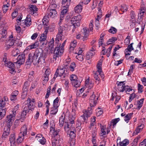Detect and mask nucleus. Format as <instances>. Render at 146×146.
Listing matches in <instances>:
<instances>
[{"mask_svg": "<svg viewBox=\"0 0 146 146\" xmlns=\"http://www.w3.org/2000/svg\"><path fill=\"white\" fill-rule=\"evenodd\" d=\"M40 53L41 52H39L38 50H36L33 56H32L31 54H29V58L26 63L27 64H29L32 62L34 65H37L39 62L38 57L41 54Z\"/></svg>", "mask_w": 146, "mask_h": 146, "instance_id": "f257e3e1", "label": "nucleus"}, {"mask_svg": "<svg viewBox=\"0 0 146 146\" xmlns=\"http://www.w3.org/2000/svg\"><path fill=\"white\" fill-rule=\"evenodd\" d=\"M7 97H4L0 100V120L5 115L6 109L4 108L6 102L8 100Z\"/></svg>", "mask_w": 146, "mask_h": 146, "instance_id": "f03ea898", "label": "nucleus"}, {"mask_svg": "<svg viewBox=\"0 0 146 146\" xmlns=\"http://www.w3.org/2000/svg\"><path fill=\"white\" fill-rule=\"evenodd\" d=\"M102 65L101 62H100L98 63L96 66L97 70L95 73L94 75V78L98 81H99L100 80L99 76H101V79L102 80V81H104L103 79L104 78V76L102 74Z\"/></svg>", "mask_w": 146, "mask_h": 146, "instance_id": "7ed1b4c3", "label": "nucleus"}, {"mask_svg": "<svg viewBox=\"0 0 146 146\" xmlns=\"http://www.w3.org/2000/svg\"><path fill=\"white\" fill-rule=\"evenodd\" d=\"M68 74V72L66 68L59 67L57 69L54 74V76L51 80V81L53 82L55 81V78L58 76L60 77L63 76L64 77L66 75H67Z\"/></svg>", "mask_w": 146, "mask_h": 146, "instance_id": "20e7f679", "label": "nucleus"}, {"mask_svg": "<svg viewBox=\"0 0 146 146\" xmlns=\"http://www.w3.org/2000/svg\"><path fill=\"white\" fill-rule=\"evenodd\" d=\"M75 113H72V114L69 116V122H66L65 123L64 129L66 130V128H69L70 127H75V123L74 121L75 119Z\"/></svg>", "mask_w": 146, "mask_h": 146, "instance_id": "39448f33", "label": "nucleus"}, {"mask_svg": "<svg viewBox=\"0 0 146 146\" xmlns=\"http://www.w3.org/2000/svg\"><path fill=\"white\" fill-rule=\"evenodd\" d=\"M81 16L80 15H78L72 17L71 19V23L72 24L73 27L74 28H77L80 25V20ZM75 29L73 28L72 31H74Z\"/></svg>", "mask_w": 146, "mask_h": 146, "instance_id": "423d86ee", "label": "nucleus"}, {"mask_svg": "<svg viewBox=\"0 0 146 146\" xmlns=\"http://www.w3.org/2000/svg\"><path fill=\"white\" fill-rule=\"evenodd\" d=\"M25 55L24 54H22L18 55L17 58V61L16 62H14V64L16 65L20 66L21 65L23 64L25 62Z\"/></svg>", "mask_w": 146, "mask_h": 146, "instance_id": "0eeeda50", "label": "nucleus"}, {"mask_svg": "<svg viewBox=\"0 0 146 146\" xmlns=\"http://www.w3.org/2000/svg\"><path fill=\"white\" fill-rule=\"evenodd\" d=\"M25 105L23 106L24 109L27 110V111L29 110H32L34 108V101L32 102H31L30 99L28 98L26 101L25 102Z\"/></svg>", "mask_w": 146, "mask_h": 146, "instance_id": "6e6552de", "label": "nucleus"}, {"mask_svg": "<svg viewBox=\"0 0 146 146\" xmlns=\"http://www.w3.org/2000/svg\"><path fill=\"white\" fill-rule=\"evenodd\" d=\"M15 115L11 114L7 116L5 121L8 127H10L12 124L15 117Z\"/></svg>", "mask_w": 146, "mask_h": 146, "instance_id": "1a4fd4ad", "label": "nucleus"}, {"mask_svg": "<svg viewBox=\"0 0 146 146\" xmlns=\"http://www.w3.org/2000/svg\"><path fill=\"white\" fill-rule=\"evenodd\" d=\"M95 97V95L94 94V92H93L92 95L90 97L89 100L90 105L91 107H94L96 104L97 101L98 100V97H97L96 98Z\"/></svg>", "mask_w": 146, "mask_h": 146, "instance_id": "9d476101", "label": "nucleus"}, {"mask_svg": "<svg viewBox=\"0 0 146 146\" xmlns=\"http://www.w3.org/2000/svg\"><path fill=\"white\" fill-rule=\"evenodd\" d=\"M84 114L82 116L83 119L85 120L86 118L89 117L92 113V110L91 108H88L87 110H84L83 111Z\"/></svg>", "mask_w": 146, "mask_h": 146, "instance_id": "9b49d317", "label": "nucleus"}, {"mask_svg": "<svg viewBox=\"0 0 146 146\" xmlns=\"http://www.w3.org/2000/svg\"><path fill=\"white\" fill-rule=\"evenodd\" d=\"M44 35V34H42L39 39L40 44L43 46H46L47 43V41L46 39L47 36Z\"/></svg>", "mask_w": 146, "mask_h": 146, "instance_id": "f8f14e48", "label": "nucleus"}, {"mask_svg": "<svg viewBox=\"0 0 146 146\" xmlns=\"http://www.w3.org/2000/svg\"><path fill=\"white\" fill-rule=\"evenodd\" d=\"M65 130L68 131L69 130L70 131L69 135L70 138L72 139L75 137L76 131L74 126L70 127L69 128H66V130Z\"/></svg>", "mask_w": 146, "mask_h": 146, "instance_id": "ddd939ff", "label": "nucleus"}, {"mask_svg": "<svg viewBox=\"0 0 146 146\" xmlns=\"http://www.w3.org/2000/svg\"><path fill=\"white\" fill-rule=\"evenodd\" d=\"M29 7V9L30 10V14L34 16L36 15L38 9L37 8L36 6L35 5H31Z\"/></svg>", "mask_w": 146, "mask_h": 146, "instance_id": "4468645a", "label": "nucleus"}, {"mask_svg": "<svg viewBox=\"0 0 146 146\" xmlns=\"http://www.w3.org/2000/svg\"><path fill=\"white\" fill-rule=\"evenodd\" d=\"M50 73V70L49 69H47L46 70L42 78L43 81L47 82L49 80L48 76Z\"/></svg>", "mask_w": 146, "mask_h": 146, "instance_id": "2eb2a0df", "label": "nucleus"}, {"mask_svg": "<svg viewBox=\"0 0 146 146\" xmlns=\"http://www.w3.org/2000/svg\"><path fill=\"white\" fill-rule=\"evenodd\" d=\"M144 126V123H140L139 124L138 126L137 127L135 131L133 133V135H137L141 131L142 129L143 128Z\"/></svg>", "mask_w": 146, "mask_h": 146, "instance_id": "dca6fc26", "label": "nucleus"}, {"mask_svg": "<svg viewBox=\"0 0 146 146\" xmlns=\"http://www.w3.org/2000/svg\"><path fill=\"white\" fill-rule=\"evenodd\" d=\"M15 40L14 39L12 35L9 37V38L7 42V47L9 48L11 46H13L15 42Z\"/></svg>", "mask_w": 146, "mask_h": 146, "instance_id": "f3484780", "label": "nucleus"}, {"mask_svg": "<svg viewBox=\"0 0 146 146\" xmlns=\"http://www.w3.org/2000/svg\"><path fill=\"white\" fill-rule=\"evenodd\" d=\"M5 65L6 66L11 69L10 70V73H12L14 71L15 68V64L12 62H7L5 63Z\"/></svg>", "mask_w": 146, "mask_h": 146, "instance_id": "a211bd4d", "label": "nucleus"}, {"mask_svg": "<svg viewBox=\"0 0 146 146\" xmlns=\"http://www.w3.org/2000/svg\"><path fill=\"white\" fill-rule=\"evenodd\" d=\"M117 88L120 92H123L126 90V86L124 83H119L117 84Z\"/></svg>", "mask_w": 146, "mask_h": 146, "instance_id": "6ab92c4d", "label": "nucleus"}, {"mask_svg": "<svg viewBox=\"0 0 146 146\" xmlns=\"http://www.w3.org/2000/svg\"><path fill=\"white\" fill-rule=\"evenodd\" d=\"M144 100V99L142 98L139 101H135L134 103V105H135L137 108L139 110L143 106Z\"/></svg>", "mask_w": 146, "mask_h": 146, "instance_id": "aec40b11", "label": "nucleus"}, {"mask_svg": "<svg viewBox=\"0 0 146 146\" xmlns=\"http://www.w3.org/2000/svg\"><path fill=\"white\" fill-rule=\"evenodd\" d=\"M27 127L26 125H24L21 128L20 132L19 133L20 135L25 136L27 135Z\"/></svg>", "mask_w": 146, "mask_h": 146, "instance_id": "412c9836", "label": "nucleus"}, {"mask_svg": "<svg viewBox=\"0 0 146 146\" xmlns=\"http://www.w3.org/2000/svg\"><path fill=\"white\" fill-rule=\"evenodd\" d=\"M23 23L27 27L29 26L31 24V16L29 15H27L26 19L25 20H23Z\"/></svg>", "mask_w": 146, "mask_h": 146, "instance_id": "4be33fe9", "label": "nucleus"}, {"mask_svg": "<svg viewBox=\"0 0 146 146\" xmlns=\"http://www.w3.org/2000/svg\"><path fill=\"white\" fill-rule=\"evenodd\" d=\"M146 8L145 7L142 6L141 8L140 9V13L138 15V19L139 17H140V19H142L145 13Z\"/></svg>", "mask_w": 146, "mask_h": 146, "instance_id": "5701e85b", "label": "nucleus"}, {"mask_svg": "<svg viewBox=\"0 0 146 146\" xmlns=\"http://www.w3.org/2000/svg\"><path fill=\"white\" fill-rule=\"evenodd\" d=\"M49 14L47 13V14H48V16L50 17L53 18L56 16L57 12L56 10V9H50Z\"/></svg>", "mask_w": 146, "mask_h": 146, "instance_id": "b1692460", "label": "nucleus"}, {"mask_svg": "<svg viewBox=\"0 0 146 146\" xmlns=\"http://www.w3.org/2000/svg\"><path fill=\"white\" fill-rule=\"evenodd\" d=\"M82 3H80L77 5L74 8V11L76 13H80L82 9Z\"/></svg>", "mask_w": 146, "mask_h": 146, "instance_id": "393cba45", "label": "nucleus"}, {"mask_svg": "<svg viewBox=\"0 0 146 146\" xmlns=\"http://www.w3.org/2000/svg\"><path fill=\"white\" fill-rule=\"evenodd\" d=\"M49 18V17L48 16V14H46L43 19L42 22L44 27H46L48 26L47 24L49 21L48 19Z\"/></svg>", "mask_w": 146, "mask_h": 146, "instance_id": "a878e982", "label": "nucleus"}, {"mask_svg": "<svg viewBox=\"0 0 146 146\" xmlns=\"http://www.w3.org/2000/svg\"><path fill=\"white\" fill-rule=\"evenodd\" d=\"M118 139L117 141V145H119L118 146H126L129 143V141L128 139H125L122 142L119 141L118 143Z\"/></svg>", "mask_w": 146, "mask_h": 146, "instance_id": "bb28decb", "label": "nucleus"}, {"mask_svg": "<svg viewBox=\"0 0 146 146\" xmlns=\"http://www.w3.org/2000/svg\"><path fill=\"white\" fill-rule=\"evenodd\" d=\"M82 31L84 35L83 36V41L85 40L88 36L89 31H87V29L86 28H84Z\"/></svg>", "mask_w": 146, "mask_h": 146, "instance_id": "cd10ccee", "label": "nucleus"}, {"mask_svg": "<svg viewBox=\"0 0 146 146\" xmlns=\"http://www.w3.org/2000/svg\"><path fill=\"white\" fill-rule=\"evenodd\" d=\"M106 126H102L101 127L100 136L104 137L107 134L106 131Z\"/></svg>", "mask_w": 146, "mask_h": 146, "instance_id": "c85d7f7f", "label": "nucleus"}, {"mask_svg": "<svg viewBox=\"0 0 146 146\" xmlns=\"http://www.w3.org/2000/svg\"><path fill=\"white\" fill-rule=\"evenodd\" d=\"M18 94V92L17 91H15L11 94L10 99L12 101L15 100L17 99V96Z\"/></svg>", "mask_w": 146, "mask_h": 146, "instance_id": "c756f323", "label": "nucleus"}, {"mask_svg": "<svg viewBox=\"0 0 146 146\" xmlns=\"http://www.w3.org/2000/svg\"><path fill=\"white\" fill-rule=\"evenodd\" d=\"M66 27H65V26L63 27H60L58 28V33L60 34H61L63 35L65 34V33L66 32V31L67 30Z\"/></svg>", "mask_w": 146, "mask_h": 146, "instance_id": "7c9ffc66", "label": "nucleus"}, {"mask_svg": "<svg viewBox=\"0 0 146 146\" xmlns=\"http://www.w3.org/2000/svg\"><path fill=\"white\" fill-rule=\"evenodd\" d=\"M63 52V49H60L58 47H56L54 50V53L56 52L57 54L58 55V54L59 55L61 56Z\"/></svg>", "mask_w": 146, "mask_h": 146, "instance_id": "2f4dec72", "label": "nucleus"}, {"mask_svg": "<svg viewBox=\"0 0 146 146\" xmlns=\"http://www.w3.org/2000/svg\"><path fill=\"white\" fill-rule=\"evenodd\" d=\"M96 117L95 116H93L91 117L90 123V126L89 127L90 128H91L92 126H96Z\"/></svg>", "mask_w": 146, "mask_h": 146, "instance_id": "473e14b6", "label": "nucleus"}, {"mask_svg": "<svg viewBox=\"0 0 146 146\" xmlns=\"http://www.w3.org/2000/svg\"><path fill=\"white\" fill-rule=\"evenodd\" d=\"M60 130L59 129L55 130L53 127H51L50 132L52 133L54 137L57 135L58 133L60 132Z\"/></svg>", "mask_w": 146, "mask_h": 146, "instance_id": "72a5a7b5", "label": "nucleus"}, {"mask_svg": "<svg viewBox=\"0 0 146 146\" xmlns=\"http://www.w3.org/2000/svg\"><path fill=\"white\" fill-rule=\"evenodd\" d=\"M9 140L11 145H14L15 142V135L14 133L11 135L10 138Z\"/></svg>", "mask_w": 146, "mask_h": 146, "instance_id": "f704fd0d", "label": "nucleus"}, {"mask_svg": "<svg viewBox=\"0 0 146 146\" xmlns=\"http://www.w3.org/2000/svg\"><path fill=\"white\" fill-rule=\"evenodd\" d=\"M70 79L72 81L77 82H81L82 81V80L81 81L80 80H79L77 76L74 74H72L71 76Z\"/></svg>", "mask_w": 146, "mask_h": 146, "instance_id": "c9c22d12", "label": "nucleus"}, {"mask_svg": "<svg viewBox=\"0 0 146 146\" xmlns=\"http://www.w3.org/2000/svg\"><path fill=\"white\" fill-rule=\"evenodd\" d=\"M36 50H38L39 52H41V54L39 55V56L43 57L46 58L47 55V53L46 52H43L42 50L41 49H38Z\"/></svg>", "mask_w": 146, "mask_h": 146, "instance_id": "e433bc0d", "label": "nucleus"}, {"mask_svg": "<svg viewBox=\"0 0 146 146\" xmlns=\"http://www.w3.org/2000/svg\"><path fill=\"white\" fill-rule=\"evenodd\" d=\"M20 51L17 48H14L12 50V55L14 56H15L19 53Z\"/></svg>", "mask_w": 146, "mask_h": 146, "instance_id": "4c0bfd02", "label": "nucleus"}, {"mask_svg": "<svg viewBox=\"0 0 146 146\" xmlns=\"http://www.w3.org/2000/svg\"><path fill=\"white\" fill-rule=\"evenodd\" d=\"M77 45V42L76 40H74L70 44V50H74V48L76 47Z\"/></svg>", "mask_w": 146, "mask_h": 146, "instance_id": "58836bf2", "label": "nucleus"}, {"mask_svg": "<svg viewBox=\"0 0 146 146\" xmlns=\"http://www.w3.org/2000/svg\"><path fill=\"white\" fill-rule=\"evenodd\" d=\"M95 52L89 51L86 54V58L89 59L94 54Z\"/></svg>", "mask_w": 146, "mask_h": 146, "instance_id": "ea45409f", "label": "nucleus"}, {"mask_svg": "<svg viewBox=\"0 0 146 146\" xmlns=\"http://www.w3.org/2000/svg\"><path fill=\"white\" fill-rule=\"evenodd\" d=\"M132 114L133 113H128L125 116L124 120L127 123L129 122V120L131 118Z\"/></svg>", "mask_w": 146, "mask_h": 146, "instance_id": "a19ab883", "label": "nucleus"}, {"mask_svg": "<svg viewBox=\"0 0 146 146\" xmlns=\"http://www.w3.org/2000/svg\"><path fill=\"white\" fill-rule=\"evenodd\" d=\"M63 35H63L61 34H60V33H58L56 35V37L55 40L56 43H58L60 40H61L62 36Z\"/></svg>", "mask_w": 146, "mask_h": 146, "instance_id": "79ce46f5", "label": "nucleus"}, {"mask_svg": "<svg viewBox=\"0 0 146 146\" xmlns=\"http://www.w3.org/2000/svg\"><path fill=\"white\" fill-rule=\"evenodd\" d=\"M27 110L25 109H24V107L23 108V110L22 111L21 113V117L20 118V119H24L25 117V116H26L27 113H28L29 112V111H27Z\"/></svg>", "mask_w": 146, "mask_h": 146, "instance_id": "37998d69", "label": "nucleus"}, {"mask_svg": "<svg viewBox=\"0 0 146 146\" xmlns=\"http://www.w3.org/2000/svg\"><path fill=\"white\" fill-rule=\"evenodd\" d=\"M59 101V98L57 97L53 101V107L55 108H58V102Z\"/></svg>", "mask_w": 146, "mask_h": 146, "instance_id": "c03bdc74", "label": "nucleus"}, {"mask_svg": "<svg viewBox=\"0 0 146 146\" xmlns=\"http://www.w3.org/2000/svg\"><path fill=\"white\" fill-rule=\"evenodd\" d=\"M117 40V39L116 38L114 37H113L111 38L108 40L107 44H109L113 43Z\"/></svg>", "mask_w": 146, "mask_h": 146, "instance_id": "a18cd8bd", "label": "nucleus"}, {"mask_svg": "<svg viewBox=\"0 0 146 146\" xmlns=\"http://www.w3.org/2000/svg\"><path fill=\"white\" fill-rule=\"evenodd\" d=\"M120 10L123 12H126L127 9V7L126 6L125 4L123 5L120 7Z\"/></svg>", "mask_w": 146, "mask_h": 146, "instance_id": "49530a36", "label": "nucleus"}, {"mask_svg": "<svg viewBox=\"0 0 146 146\" xmlns=\"http://www.w3.org/2000/svg\"><path fill=\"white\" fill-rule=\"evenodd\" d=\"M19 108V105L18 104L17 105L15 106L14 107V108L13 109V110L12 111L13 113L12 114L13 115H15V116L16 114L18 113V110Z\"/></svg>", "mask_w": 146, "mask_h": 146, "instance_id": "de8ad7c7", "label": "nucleus"}, {"mask_svg": "<svg viewBox=\"0 0 146 146\" xmlns=\"http://www.w3.org/2000/svg\"><path fill=\"white\" fill-rule=\"evenodd\" d=\"M69 66V69L71 71H73L76 67L75 64L74 62H72Z\"/></svg>", "mask_w": 146, "mask_h": 146, "instance_id": "09e8293b", "label": "nucleus"}, {"mask_svg": "<svg viewBox=\"0 0 146 146\" xmlns=\"http://www.w3.org/2000/svg\"><path fill=\"white\" fill-rule=\"evenodd\" d=\"M62 5L64 8L62 10L61 13H62V14H64L65 15L67 13V9L69 7H66V4Z\"/></svg>", "mask_w": 146, "mask_h": 146, "instance_id": "8fccbe9b", "label": "nucleus"}, {"mask_svg": "<svg viewBox=\"0 0 146 146\" xmlns=\"http://www.w3.org/2000/svg\"><path fill=\"white\" fill-rule=\"evenodd\" d=\"M64 123V118L63 116H61L59 119V123L60 127L63 126Z\"/></svg>", "mask_w": 146, "mask_h": 146, "instance_id": "3c124183", "label": "nucleus"}, {"mask_svg": "<svg viewBox=\"0 0 146 146\" xmlns=\"http://www.w3.org/2000/svg\"><path fill=\"white\" fill-rule=\"evenodd\" d=\"M108 32L112 34H115L117 32V29L114 27H111L110 29L108 30Z\"/></svg>", "mask_w": 146, "mask_h": 146, "instance_id": "603ef678", "label": "nucleus"}, {"mask_svg": "<svg viewBox=\"0 0 146 146\" xmlns=\"http://www.w3.org/2000/svg\"><path fill=\"white\" fill-rule=\"evenodd\" d=\"M96 115L97 116H99L101 115L102 113V110L100 108H98L96 110Z\"/></svg>", "mask_w": 146, "mask_h": 146, "instance_id": "864d4df0", "label": "nucleus"}, {"mask_svg": "<svg viewBox=\"0 0 146 146\" xmlns=\"http://www.w3.org/2000/svg\"><path fill=\"white\" fill-rule=\"evenodd\" d=\"M138 89V92L141 93L143 92V86L142 85H141L140 84H137Z\"/></svg>", "mask_w": 146, "mask_h": 146, "instance_id": "5fc2aeb1", "label": "nucleus"}, {"mask_svg": "<svg viewBox=\"0 0 146 146\" xmlns=\"http://www.w3.org/2000/svg\"><path fill=\"white\" fill-rule=\"evenodd\" d=\"M9 6V4L7 3V4L4 5L2 8L3 12L5 13L8 9V7Z\"/></svg>", "mask_w": 146, "mask_h": 146, "instance_id": "6e6d98bb", "label": "nucleus"}, {"mask_svg": "<svg viewBox=\"0 0 146 146\" xmlns=\"http://www.w3.org/2000/svg\"><path fill=\"white\" fill-rule=\"evenodd\" d=\"M133 44V43H132L129 45L127 48L125 50V51L127 50L130 52L132 50H133V47L132 45Z\"/></svg>", "mask_w": 146, "mask_h": 146, "instance_id": "4d7b16f0", "label": "nucleus"}, {"mask_svg": "<svg viewBox=\"0 0 146 146\" xmlns=\"http://www.w3.org/2000/svg\"><path fill=\"white\" fill-rule=\"evenodd\" d=\"M38 141L40 144L43 145H44L46 142V139L43 137L40 139H38Z\"/></svg>", "mask_w": 146, "mask_h": 146, "instance_id": "13d9d810", "label": "nucleus"}, {"mask_svg": "<svg viewBox=\"0 0 146 146\" xmlns=\"http://www.w3.org/2000/svg\"><path fill=\"white\" fill-rule=\"evenodd\" d=\"M93 83H86L85 84V86L86 88L88 89H91L93 86Z\"/></svg>", "mask_w": 146, "mask_h": 146, "instance_id": "bf43d9fd", "label": "nucleus"}, {"mask_svg": "<svg viewBox=\"0 0 146 146\" xmlns=\"http://www.w3.org/2000/svg\"><path fill=\"white\" fill-rule=\"evenodd\" d=\"M50 111V113L52 114H55L57 112L58 110L57 108H55L54 107L52 108Z\"/></svg>", "mask_w": 146, "mask_h": 146, "instance_id": "052dcab7", "label": "nucleus"}, {"mask_svg": "<svg viewBox=\"0 0 146 146\" xmlns=\"http://www.w3.org/2000/svg\"><path fill=\"white\" fill-rule=\"evenodd\" d=\"M24 136L20 135L19 134V136L18 138L17 139V142L18 143H21L23 141L24 139Z\"/></svg>", "mask_w": 146, "mask_h": 146, "instance_id": "680f3d73", "label": "nucleus"}, {"mask_svg": "<svg viewBox=\"0 0 146 146\" xmlns=\"http://www.w3.org/2000/svg\"><path fill=\"white\" fill-rule=\"evenodd\" d=\"M135 16L136 15L134 12L133 11H131L130 13V16L131 18V20L132 21L134 20Z\"/></svg>", "mask_w": 146, "mask_h": 146, "instance_id": "e2e57ef3", "label": "nucleus"}, {"mask_svg": "<svg viewBox=\"0 0 146 146\" xmlns=\"http://www.w3.org/2000/svg\"><path fill=\"white\" fill-rule=\"evenodd\" d=\"M140 137L139 136L138 137L137 139H134V141L133 142H132L131 143L132 146H136L138 140L139 139Z\"/></svg>", "mask_w": 146, "mask_h": 146, "instance_id": "0e129e2a", "label": "nucleus"}, {"mask_svg": "<svg viewBox=\"0 0 146 146\" xmlns=\"http://www.w3.org/2000/svg\"><path fill=\"white\" fill-rule=\"evenodd\" d=\"M130 37L129 36H127L124 40V43L126 45L130 43Z\"/></svg>", "mask_w": 146, "mask_h": 146, "instance_id": "69168bd1", "label": "nucleus"}, {"mask_svg": "<svg viewBox=\"0 0 146 146\" xmlns=\"http://www.w3.org/2000/svg\"><path fill=\"white\" fill-rule=\"evenodd\" d=\"M135 97V93H133L131 94L129 96V102H131Z\"/></svg>", "mask_w": 146, "mask_h": 146, "instance_id": "338daca9", "label": "nucleus"}, {"mask_svg": "<svg viewBox=\"0 0 146 146\" xmlns=\"http://www.w3.org/2000/svg\"><path fill=\"white\" fill-rule=\"evenodd\" d=\"M59 142V141L53 138L52 139V146H56L57 143Z\"/></svg>", "mask_w": 146, "mask_h": 146, "instance_id": "774afa93", "label": "nucleus"}]
</instances>
